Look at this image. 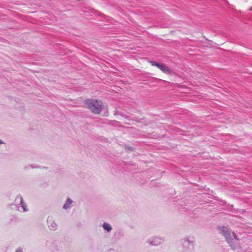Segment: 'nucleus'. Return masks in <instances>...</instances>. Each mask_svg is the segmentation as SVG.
<instances>
[{
	"label": "nucleus",
	"instance_id": "obj_1",
	"mask_svg": "<svg viewBox=\"0 0 252 252\" xmlns=\"http://www.w3.org/2000/svg\"><path fill=\"white\" fill-rule=\"evenodd\" d=\"M85 104L94 114H99L102 109L101 102L96 99H87L85 101Z\"/></svg>",
	"mask_w": 252,
	"mask_h": 252
},
{
	"label": "nucleus",
	"instance_id": "obj_2",
	"mask_svg": "<svg viewBox=\"0 0 252 252\" xmlns=\"http://www.w3.org/2000/svg\"><path fill=\"white\" fill-rule=\"evenodd\" d=\"M218 229L220 231V233L224 236L226 240L232 249H235L237 247V244L233 242V239L231 237V232L230 230L224 226H219Z\"/></svg>",
	"mask_w": 252,
	"mask_h": 252
},
{
	"label": "nucleus",
	"instance_id": "obj_3",
	"mask_svg": "<svg viewBox=\"0 0 252 252\" xmlns=\"http://www.w3.org/2000/svg\"><path fill=\"white\" fill-rule=\"evenodd\" d=\"M14 204L17 207L19 211H20L19 209L20 206H21L24 212H27L28 210L26 203L24 202L22 197L20 195H18L16 197Z\"/></svg>",
	"mask_w": 252,
	"mask_h": 252
},
{
	"label": "nucleus",
	"instance_id": "obj_4",
	"mask_svg": "<svg viewBox=\"0 0 252 252\" xmlns=\"http://www.w3.org/2000/svg\"><path fill=\"white\" fill-rule=\"evenodd\" d=\"M150 63L153 66H156L158 67L164 73L170 74L172 72L171 70L164 64L158 63L155 61H151Z\"/></svg>",
	"mask_w": 252,
	"mask_h": 252
},
{
	"label": "nucleus",
	"instance_id": "obj_5",
	"mask_svg": "<svg viewBox=\"0 0 252 252\" xmlns=\"http://www.w3.org/2000/svg\"><path fill=\"white\" fill-rule=\"evenodd\" d=\"M194 238L192 236H189L184 239L183 245L187 246L189 248L193 249L194 246Z\"/></svg>",
	"mask_w": 252,
	"mask_h": 252
},
{
	"label": "nucleus",
	"instance_id": "obj_6",
	"mask_svg": "<svg viewBox=\"0 0 252 252\" xmlns=\"http://www.w3.org/2000/svg\"><path fill=\"white\" fill-rule=\"evenodd\" d=\"M162 240L158 237H153L148 240V243L152 246H158L161 243Z\"/></svg>",
	"mask_w": 252,
	"mask_h": 252
},
{
	"label": "nucleus",
	"instance_id": "obj_7",
	"mask_svg": "<svg viewBox=\"0 0 252 252\" xmlns=\"http://www.w3.org/2000/svg\"><path fill=\"white\" fill-rule=\"evenodd\" d=\"M48 227L51 230H55L57 228V225L52 217H49L47 219Z\"/></svg>",
	"mask_w": 252,
	"mask_h": 252
},
{
	"label": "nucleus",
	"instance_id": "obj_8",
	"mask_svg": "<svg viewBox=\"0 0 252 252\" xmlns=\"http://www.w3.org/2000/svg\"><path fill=\"white\" fill-rule=\"evenodd\" d=\"M72 203V201L71 200V199L69 198H68L67 199L65 204L63 206V208L64 209H67L69 208Z\"/></svg>",
	"mask_w": 252,
	"mask_h": 252
},
{
	"label": "nucleus",
	"instance_id": "obj_9",
	"mask_svg": "<svg viewBox=\"0 0 252 252\" xmlns=\"http://www.w3.org/2000/svg\"><path fill=\"white\" fill-rule=\"evenodd\" d=\"M103 227L105 230L107 231L108 232H110L112 229L111 225L107 222L103 223Z\"/></svg>",
	"mask_w": 252,
	"mask_h": 252
},
{
	"label": "nucleus",
	"instance_id": "obj_10",
	"mask_svg": "<svg viewBox=\"0 0 252 252\" xmlns=\"http://www.w3.org/2000/svg\"><path fill=\"white\" fill-rule=\"evenodd\" d=\"M232 235L236 241H239V238L235 233L232 232Z\"/></svg>",
	"mask_w": 252,
	"mask_h": 252
},
{
	"label": "nucleus",
	"instance_id": "obj_11",
	"mask_svg": "<svg viewBox=\"0 0 252 252\" xmlns=\"http://www.w3.org/2000/svg\"><path fill=\"white\" fill-rule=\"evenodd\" d=\"M16 252H23V251L21 249L18 248L16 250Z\"/></svg>",
	"mask_w": 252,
	"mask_h": 252
},
{
	"label": "nucleus",
	"instance_id": "obj_12",
	"mask_svg": "<svg viewBox=\"0 0 252 252\" xmlns=\"http://www.w3.org/2000/svg\"><path fill=\"white\" fill-rule=\"evenodd\" d=\"M3 142L1 139H0V144H3Z\"/></svg>",
	"mask_w": 252,
	"mask_h": 252
}]
</instances>
